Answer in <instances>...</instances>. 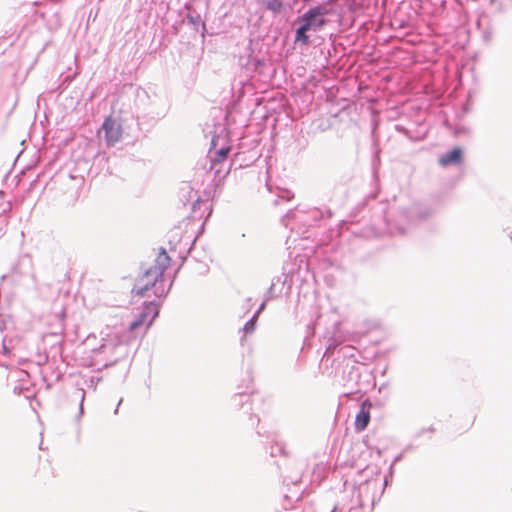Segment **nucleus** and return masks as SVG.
Listing matches in <instances>:
<instances>
[{
	"label": "nucleus",
	"mask_w": 512,
	"mask_h": 512,
	"mask_svg": "<svg viewBox=\"0 0 512 512\" xmlns=\"http://www.w3.org/2000/svg\"><path fill=\"white\" fill-rule=\"evenodd\" d=\"M327 14V8L323 5H318L310 8L302 16L298 17L296 20L298 27L295 31V43L308 45L310 43L308 33L323 29L328 23L326 19Z\"/></svg>",
	"instance_id": "1"
},
{
	"label": "nucleus",
	"mask_w": 512,
	"mask_h": 512,
	"mask_svg": "<svg viewBox=\"0 0 512 512\" xmlns=\"http://www.w3.org/2000/svg\"><path fill=\"white\" fill-rule=\"evenodd\" d=\"M170 257L165 250H161L154 265L149 267L145 273L137 280L133 292L137 295H143L151 287H157L162 284L165 270L170 266Z\"/></svg>",
	"instance_id": "2"
},
{
	"label": "nucleus",
	"mask_w": 512,
	"mask_h": 512,
	"mask_svg": "<svg viewBox=\"0 0 512 512\" xmlns=\"http://www.w3.org/2000/svg\"><path fill=\"white\" fill-rule=\"evenodd\" d=\"M159 315V306L154 302L146 303L136 319L129 325V331L134 332L144 327L147 331Z\"/></svg>",
	"instance_id": "3"
},
{
	"label": "nucleus",
	"mask_w": 512,
	"mask_h": 512,
	"mask_svg": "<svg viewBox=\"0 0 512 512\" xmlns=\"http://www.w3.org/2000/svg\"><path fill=\"white\" fill-rule=\"evenodd\" d=\"M101 130L105 132L107 145H114L122 136V127L112 117L105 119Z\"/></svg>",
	"instance_id": "4"
},
{
	"label": "nucleus",
	"mask_w": 512,
	"mask_h": 512,
	"mask_svg": "<svg viewBox=\"0 0 512 512\" xmlns=\"http://www.w3.org/2000/svg\"><path fill=\"white\" fill-rule=\"evenodd\" d=\"M372 409V403L366 399L362 402L360 411L356 415L355 419V429L357 431H363L366 429L370 422V411Z\"/></svg>",
	"instance_id": "5"
},
{
	"label": "nucleus",
	"mask_w": 512,
	"mask_h": 512,
	"mask_svg": "<svg viewBox=\"0 0 512 512\" xmlns=\"http://www.w3.org/2000/svg\"><path fill=\"white\" fill-rule=\"evenodd\" d=\"M462 160V150L458 147L453 148L450 152L443 154L439 158V164L443 167H447L451 164H459Z\"/></svg>",
	"instance_id": "6"
},
{
	"label": "nucleus",
	"mask_w": 512,
	"mask_h": 512,
	"mask_svg": "<svg viewBox=\"0 0 512 512\" xmlns=\"http://www.w3.org/2000/svg\"><path fill=\"white\" fill-rule=\"evenodd\" d=\"M230 152V147H224V148H221L219 151H217L216 153V156L214 158V162H222L226 159V157L228 156Z\"/></svg>",
	"instance_id": "7"
},
{
	"label": "nucleus",
	"mask_w": 512,
	"mask_h": 512,
	"mask_svg": "<svg viewBox=\"0 0 512 512\" xmlns=\"http://www.w3.org/2000/svg\"><path fill=\"white\" fill-rule=\"evenodd\" d=\"M266 7L274 13H278L282 9V3L279 0H270L267 2Z\"/></svg>",
	"instance_id": "8"
},
{
	"label": "nucleus",
	"mask_w": 512,
	"mask_h": 512,
	"mask_svg": "<svg viewBox=\"0 0 512 512\" xmlns=\"http://www.w3.org/2000/svg\"><path fill=\"white\" fill-rule=\"evenodd\" d=\"M256 316L250 319L244 326L245 333H252L255 330Z\"/></svg>",
	"instance_id": "9"
},
{
	"label": "nucleus",
	"mask_w": 512,
	"mask_h": 512,
	"mask_svg": "<svg viewBox=\"0 0 512 512\" xmlns=\"http://www.w3.org/2000/svg\"><path fill=\"white\" fill-rule=\"evenodd\" d=\"M474 418L467 419V423L464 426H459V429L467 431L469 428L473 426Z\"/></svg>",
	"instance_id": "10"
},
{
	"label": "nucleus",
	"mask_w": 512,
	"mask_h": 512,
	"mask_svg": "<svg viewBox=\"0 0 512 512\" xmlns=\"http://www.w3.org/2000/svg\"><path fill=\"white\" fill-rule=\"evenodd\" d=\"M163 293H164V288H161V289H159L158 287L156 288V291H155L156 295H162Z\"/></svg>",
	"instance_id": "11"
},
{
	"label": "nucleus",
	"mask_w": 512,
	"mask_h": 512,
	"mask_svg": "<svg viewBox=\"0 0 512 512\" xmlns=\"http://www.w3.org/2000/svg\"><path fill=\"white\" fill-rule=\"evenodd\" d=\"M59 317H60V319H61V320H64V319H65V317H66V313H65V310H64V309L60 312Z\"/></svg>",
	"instance_id": "12"
}]
</instances>
